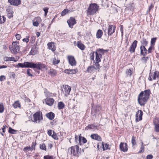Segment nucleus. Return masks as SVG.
<instances>
[{
  "label": "nucleus",
  "mask_w": 159,
  "mask_h": 159,
  "mask_svg": "<svg viewBox=\"0 0 159 159\" xmlns=\"http://www.w3.org/2000/svg\"><path fill=\"white\" fill-rule=\"evenodd\" d=\"M153 6L152 4H151V5L149 6V9L147 11V13H148L150 11V10L153 7Z\"/></svg>",
  "instance_id": "nucleus-58"
},
{
  "label": "nucleus",
  "mask_w": 159,
  "mask_h": 159,
  "mask_svg": "<svg viewBox=\"0 0 159 159\" xmlns=\"http://www.w3.org/2000/svg\"><path fill=\"white\" fill-rule=\"evenodd\" d=\"M90 137L92 139H93L98 141H101V138L100 136L97 134H91Z\"/></svg>",
  "instance_id": "nucleus-22"
},
{
  "label": "nucleus",
  "mask_w": 159,
  "mask_h": 159,
  "mask_svg": "<svg viewBox=\"0 0 159 159\" xmlns=\"http://www.w3.org/2000/svg\"><path fill=\"white\" fill-rule=\"evenodd\" d=\"M14 107L15 108H20V104L19 101H15L14 103L13 104Z\"/></svg>",
  "instance_id": "nucleus-27"
},
{
  "label": "nucleus",
  "mask_w": 159,
  "mask_h": 159,
  "mask_svg": "<svg viewBox=\"0 0 159 159\" xmlns=\"http://www.w3.org/2000/svg\"><path fill=\"white\" fill-rule=\"evenodd\" d=\"M155 125V130L157 132H159V119L156 118L153 120Z\"/></svg>",
  "instance_id": "nucleus-14"
},
{
  "label": "nucleus",
  "mask_w": 159,
  "mask_h": 159,
  "mask_svg": "<svg viewBox=\"0 0 159 159\" xmlns=\"http://www.w3.org/2000/svg\"><path fill=\"white\" fill-rule=\"evenodd\" d=\"M49 136H51L52 135V130H48L47 132Z\"/></svg>",
  "instance_id": "nucleus-63"
},
{
  "label": "nucleus",
  "mask_w": 159,
  "mask_h": 159,
  "mask_svg": "<svg viewBox=\"0 0 159 159\" xmlns=\"http://www.w3.org/2000/svg\"><path fill=\"white\" fill-rule=\"evenodd\" d=\"M132 73V70L131 69H127L126 70V74L129 76L131 75Z\"/></svg>",
  "instance_id": "nucleus-39"
},
{
  "label": "nucleus",
  "mask_w": 159,
  "mask_h": 159,
  "mask_svg": "<svg viewBox=\"0 0 159 159\" xmlns=\"http://www.w3.org/2000/svg\"><path fill=\"white\" fill-rule=\"evenodd\" d=\"M97 127V126L94 124L89 125L85 127V129L88 130L89 129H93V128L96 127Z\"/></svg>",
  "instance_id": "nucleus-31"
},
{
  "label": "nucleus",
  "mask_w": 159,
  "mask_h": 159,
  "mask_svg": "<svg viewBox=\"0 0 159 159\" xmlns=\"http://www.w3.org/2000/svg\"><path fill=\"white\" fill-rule=\"evenodd\" d=\"M30 150L32 151L30 147H25L23 149V151L25 152H27Z\"/></svg>",
  "instance_id": "nucleus-45"
},
{
  "label": "nucleus",
  "mask_w": 159,
  "mask_h": 159,
  "mask_svg": "<svg viewBox=\"0 0 159 159\" xmlns=\"http://www.w3.org/2000/svg\"><path fill=\"white\" fill-rule=\"evenodd\" d=\"M48 73L51 76H54L56 75L57 73L56 70L51 69L48 71Z\"/></svg>",
  "instance_id": "nucleus-25"
},
{
  "label": "nucleus",
  "mask_w": 159,
  "mask_h": 159,
  "mask_svg": "<svg viewBox=\"0 0 159 159\" xmlns=\"http://www.w3.org/2000/svg\"><path fill=\"white\" fill-rule=\"evenodd\" d=\"M30 53L31 55H34L36 53V51L34 49H32L30 52Z\"/></svg>",
  "instance_id": "nucleus-51"
},
{
  "label": "nucleus",
  "mask_w": 159,
  "mask_h": 159,
  "mask_svg": "<svg viewBox=\"0 0 159 159\" xmlns=\"http://www.w3.org/2000/svg\"><path fill=\"white\" fill-rule=\"evenodd\" d=\"M131 143L133 146H134L136 145V137L134 136H132L131 140Z\"/></svg>",
  "instance_id": "nucleus-35"
},
{
  "label": "nucleus",
  "mask_w": 159,
  "mask_h": 159,
  "mask_svg": "<svg viewBox=\"0 0 159 159\" xmlns=\"http://www.w3.org/2000/svg\"><path fill=\"white\" fill-rule=\"evenodd\" d=\"M40 148L42 150L45 151L46 150V146L44 143H43L42 144H40Z\"/></svg>",
  "instance_id": "nucleus-37"
},
{
  "label": "nucleus",
  "mask_w": 159,
  "mask_h": 159,
  "mask_svg": "<svg viewBox=\"0 0 159 159\" xmlns=\"http://www.w3.org/2000/svg\"><path fill=\"white\" fill-rule=\"evenodd\" d=\"M42 20L40 17H35L32 20L33 24L34 26L37 27L41 22Z\"/></svg>",
  "instance_id": "nucleus-12"
},
{
  "label": "nucleus",
  "mask_w": 159,
  "mask_h": 159,
  "mask_svg": "<svg viewBox=\"0 0 159 159\" xmlns=\"http://www.w3.org/2000/svg\"><path fill=\"white\" fill-rule=\"evenodd\" d=\"M6 21V18L4 16H0V24L4 23Z\"/></svg>",
  "instance_id": "nucleus-34"
},
{
  "label": "nucleus",
  "mask_w": 159,
  "mask_h": 159,
  "mask_svg": "<svg viewBox=\"0 0 159 159\" xmlns=\"http://www.w3.org/2000/svg\"><path fill=\"white\" fill-rule=\"evenodd\" d=\"M67 59L69 64L72 66H74L76 65V62L74 57L72 56H68Z\"/></svg>",
  "instance_id": "nucleus-11"
},
{
  "label": "nucleus",
  "mask_w": 159,
  "mask_h": 159,
  "mask_svg": "<svg viewBox=\"0 0 159 159\" xmlns=\"http://www.w3.org/2000/svg\"><path fill=\"white\" fill-rule=\"evenodd\" d=\"M77 45L78 47L82 50H83L84 49V45L80 42H78Z\"/></svg>",
  "instance_id": "nucleus-28"
},
{
  "label": "nucleus",
  "mask_w": 159,
  "mask_h": 159,
  "mask_svg": "<svg viewBox=\"0 0 159 159\" xmlns=\"http://www.w3.org/2000/svg\"><path fill=\"white\" fill-rule=\"evenodd\" d=\"M48 48L49 49H51L52 48V43H49L48 44Z\"/></svg>",
  "instance_id": "nucleus-56"
},
{
  "label": "nucleus",
  "mask_w": 159,
  "mask_h": 159,
  "mask_svg": "<svg viewBox=\"0 0 159 159\" xmlns=\"http://www.w3.org/2000/svg\"><path fill=\"white\" fill-rule=\"evenodd\" d=\"M64 103L62 102H60L58 103V107L59 109H62L64 108Z\"/></svg>",
  "instance_id": "nucleus-30"
},
{
  "label": "nucleus",
  "mask_w": 159,
  "mask_h": 159,
  "mask_svg": "<svg viewBox=\"0 0 159 159\" xmlns=\"http://www.w3.org/2000/svg\"><path fill=\"white\" fill-rule=\"evenodd\" d=\"M46 116L50 120H52L54 118L55 114L52 112H50L46 114Z\"/></svg>",
  "instance_id": "nucleus-23"
},
{
  "label": "nucleus",
  "mask_w": 159,
  "mask_h": 159,
  "mask_svg": "<svg viewBox=\"0 0 159 159\" xmlns=\"http://www.w3.org/2000/svg\"><path fill=\"white\" fill-rule=\"evenodd\" d=\"M46 104L49 106H52L54 102V100L52 98H48L46 100Z\"/></svg>",
  "instance_id": "nucleus-20"
},
{
  "label": "nucleus",
  "mask_w": 159,
  "mask_h": 159,
  "mask_svg": "<svg viewBox=\"0 0 159 159\" xmlns=\"http://www.w3.org/2000/svg\"><path fill=\"white\" fill-rule=\"evenodd\" d=\"M116 26L114 25L113 26L112 25H110L108 27V30H104V32L106 33V31H107V33L108 35H111L112 34L115 32Z\"/></svg>",
  "instance_id": "nucleus-9"
},
{
  "label": "nucleus",
  "mask_w": 159,
  "mask_h": 159,
  "mask_svg": "<svg viewBox=\"0 0 159 159\" xmlns=\"http://www.w3.org/2000/svg\"><path fill=\"white\" fill-rule=\"evenodd\" d=\"M150 91L149 89L141 92L138 97L139 103L141 106H143L146 103L149 98Z\"/></svg>",
  "instance_id": "nucleus-2"
},
{
  "label": "nucleus",
  "mask_w": 159,
  "mask_h": 159,
  "mask_svg": "<svg viewBox=\"0 0 159 159\" xmlns=\"http://www.w3.org/2000/svg\"><path fill=\"white\" fill-rule=\"evenodd\" d=\"M96 61L100 62L101 61V58L102 57H100L98 55H96Z\"/></svg>",
  "instance_id": "nucleus-40"
},
{
  "label": "nucleus",
  "mask_w": 159,
  "mask_h": 159,
  "mask_svg": "<svg viewBox=\"0 0 159 159\" xmlns=\"http://www.w3.org/2000/svg\"><path fill=\"white\" fill-rule=\"evenodd\" d=\"M98 7L95 3H91L87 9V13L88 15H93L95 14L98 10Z\"/></svg>",
  "instance_id": "nucleus-3"
},
{
  "label": "nucleus",
  "mask_w": 159,
  "mask_h": 159,
  "mask_svg": "<svg viewBox=\"0 0 159 159\" xmlns=\"http://www.w3.org/2000/svg\"><path fill=\"white\" fill-rule=\"evenodd\" d=\"M43 158L44 159H54L53 156L49 155L44 156Z\"/></svg>",
  "instance_id": "nucleus-38"
},
{
  "label": "nucleus",
  "mask_w": 159,
  "mask_h": 159,
  "mask_svg": "<svg viewBox=\"0 0 159 159\" xmlns=\"http://www.w3.org/2000/svg\"><path fill=\"white\" fill-rule=\"evenodd\" d=\"M102 145L103 146V150H107L108 148V145L107 144H104L102 143Z\"/></svg>",
  "instance_id": "nucleus-42"
},
{
  "label": "nucleus",
  "mask_w": 159,
  "mask_h": 159,
  "mask_svg": "<svg viewBox=\"0 0 159 159\" xmlns=\"http://www.w3.org/2000/svg\"><path fill=\"white\" fill-rule=\"evenodd\" d=\"M153 158V156L151 155H148L147 156V159H152Z\"/></svg>",
  "instance_id": "nucleus-54"
},
{
  "label": "nucleus",
  "mask_w": 159,
  "mask_h": 159,
  "mask_svg": "<svg viewBox=\"0 0 159 159\" xmlns=\"http://www.w3.org/2000/svg\"><path fill=\"white\" fill-rule=\"evenodd\" d=\"M144 151V147L143 145L141 146L140 147V150L139 152L138 153H140L141 152H143Z\"/></svg>",
  "instance_id": "nucleus-50"
},
{
  "label": "nucleus",
  "mask_w": 159,
  "mask_h": 159,
  "mask_svg": "<svg viewBox=\"0 0 159 159\" xmlns=\"http://www.w3.org/2000/svg\"><path fill=\"white\" fill-rule=\"evenodd\" d=\"M43 9V10L45 12H46V13L48 12V8H47V7L44 8Z\"/></svg>",
  "instance_id": "nucleus-62"
},
{
  "label": "nucleus",
  "mask_w": 159,
  "mask_h": 159,
  "mask_svg": "<svg viewBox=\"0 0 159 159\" xmlns=\"http://www.w3.org/2000/svg\"><path fill=\"white\" fill-rule=\"evenodd\" d=\"M4 111V107L2 104H0V113H1L3 112Z\"/></svg>",
  "instance_id": "nucleus-46"
},
{
  "label": "nucleus",
  "mask_w": 159,
  "mask_h": 159,
  "mask_svg": "<svg viewBox=\"0 0 159 159\" xmlns=\"http://www.w3.org/2000/svg\"><path fill=\"white\" fill-rule=\"evenodd\" d=\"M94 52H92V54H91L92 55L91 56V57H90V59L91 60H92L93 61H94Z\"/></svg>",
  "instance_id": "nucleus-59"
},
{
  "label": "nucleus",
  "mask_w": 159,
  "mask_h": 159,
  "mask_svg": "<svg viewBox=\"0 0 159 159\" xmlns=\"http://www.w3.org/2000/svg\"><path fill=\"white\" fill-rule=\"evenodd\" d=\"M27 74L29 76H32V75L31 74L32 72V70H31L30 69H28L27 70Z\"/></svg>",
  "instance_id": "nucleus-44"
},
{
  "label": "nucleus",
  "mask_w": 159,
  "mask_h": 159,
  "mask_svg": "<svg viewBox=\"0 0 159 159\" xmlns=\"http://www.w3.org/2000/svg\"><path fill=\"white\" fill-rule=\"evenodd\" d=\"M15 36H16V39L17 40H19L21 38V35H20L19 34H16V35Z\"/></svg>",
  "instance_id": "nucleus-55"
},
{
  "label": "nucleus",
  "mask_w": 159,
  "mask_h": 159,
  "mask_svg": "<svg viewBox=\"0 0 159 159\" xmlns=\"http://www.w3.org/2000/svg\"><path fill=\"white\" fill-rule=\"evenodd\" d=\"M70 74H74L77 72L76 70L75 69L70 70Z\"/></svg>",
  "instance_id": "nucleus-48"
},
{
  "label": "nucleus",
  "mask_w": 159,
  "mask_h": 159,
  "mask_svg": "<svg viewBox=\"0 0 159 159\" xmlns=\"http://www.w3.org/2000/svg\"><path fill=\"white\" fill-rule=\"evenodd\" d=\"M8 132L11 134H16V130L10 127L9 129Z\"/></svg>",
  "instance_id": "nucleus-33"
},
{
  "label": "nucleus",
  "mask_w": 159,
  "mask_h": 159,
  "mask_svg": "<svg viewBox=\"0 0 159 159\" xmlns=\"http://www.w3.org/2000/svg\"><path fill=\"white\" fill-rule=\"evenodd\" d=\"M104 51L105 50L102 49H98L95 52V54L96 55H98L100 57H102V55L104 53Z\"/></svg>",
  "instance_id": "nucleus-24"
},
{
  "label": "nucleus",
  "mask_w": 159,
  "mask_h": 159,
  "mask_svg": "<svg viewBox=\"0 0 159 159\" xmlns=\"http://www.w3.org/2000/svg\"><path fill=\"white\" fill-rule=\"evenodd\" d=\"M137 43V41L136 40H134L130 46L129 49V51L131 53L134 52L135 51Z\"/></svg>",
  "instance_id": "nucleus-16"
},
{
  "label": "nucleus",
  "mask_w": 159,
  "mask_h": 159,
  "mask_svg": "<svg viewBox=\"0 0 159 159\" xmlns=\"http://www.w3.org/2000/svg\"><path fill=\"white\" fill-rule=\"evenodd\" d=\"M69 10L67 9H64L61 13V15L62 16H64L68 12Z\"/></svg>",
  "instance_id": "nucleus-43"
},
{
  "label": "nucleus",
  "mask_w": 159,
  "mask_h": 159,
  "mask_svg": "<svg viewBox=\"0 0 159 159\" xmlns=\"http://www.w3.org/2000/svg\"><path fill=\"white\" fill-rule=\"evenodd\" d=\"M79 136H75V141L77 143H79Z\"/></svg>",
  "instance_id": "nucleus-60"
},
{
  "label": "nucleus",
  "mask_w": 159,
  "mask_h": 159,
  "mask_svg": "<svg viewBox=\"0 0 159 159\" xmlns=\"http://www.w3.org/2000/svg\"><path fill=\"white\" fill-rule=\"evenodd\" d=\"M99 62L97 61L94 62V65L96 67V68L98 69H100V65L99 64Z\"/></svg>",
  "instance_id": "nucleus-47"
},
{
  "label": "nucleus",
  "mask_w": 159,
  "mask_h": 159,
  "mask_svg": "<svg viewBox=\"0 0 159 159\" xmlns=\"http://www.w3.org/2000/svg\"><path fill=\"white\" fill-rule=\"evenodd\" d=\"M70 149H71L70 153L73 154L74 156H78L77 154H79L80 152V150L79 146L78 145H76L75 146H72Z\"/></svg>",
  "instance_id": "nucleus-5"
},
{
  "label": "nucleus",
  "mask_w": 159,
  "mask_h": 159,
  "mask_svg": "<svg viewBox=\"0 0 159 159\" xmlns=\"http://www.w3.org/2000/svg\"><path fill=\"white\" fill-rule=\"evenodd\" d=\"M4 60L5 61H13L14 62H16L17 61V60H16L15 58L14 57H4Z\"/></svg>",
  "instance_id": "nucleus-26"
},
{
  "label": "nucleus",
  "mask_w": 159,
  "mask_h": 159,
  "mask_svg": "<svg viewBox=\"0 0 159 159\" xmlns=\"http://www.w3.org/2000/svg\"><path fill=\"white\" fill-rule=\"evenodd\" d=\"M29 36H26V38L24 39H23V41L24 42H25L26 43H28L29 41Z\"/></svg>",
  "instance_id": "nucleus-52"
},
{
  "label": "nucleus",
  "mask_w": 159,
  "mask_h": 159,
  "mask_svg": "<svg viewBox=\"0 0 159 159\" xmlns=\"http://www.w3.org/2000/svg\"><path fill=\"white\" fill-rule=\"evenodd\" d=\"M17 66L21 68H36L38 70H40L42 68H45V65L41 62L37 63H34L32 62H24L23 63H19Z\"/></svg>",
  "instance_id": "nucleus-1"
},
{
  "label": "nucleus",
  "mask_w": 159,
  "mask_h": 159,
  "mask_svg": "<svg viewBox=\"0 0 159 159\" xmlns=\"http://www.w3.org/2000/svg\"><path fill=\"white\" fill-rule=\"evenodd\" d=\"M157 40L156 38H154L152 39L151 44L152 45H154L155 44V43Z\"/></svg>",
  "instance_id": "nucleus-41"
},
{
  "label": "nucleus",
  "mask_w": 159,
  "mask_h": 159,
  "mask_svg": "<svg viewBox=\"0 0 159 159\" xmlns=\"http://www.w3.org/2000/svg\"><path fill=\"white\" fill-rule=\"evenodd\" d=\"M65 72L68 74H70V69H66L65 70Z\"/></svg>",
  "instance_id": "nucleus-64"
},
{
  "label": "nucleus",
  "mask_w": 159,
  "mask_h": 159,
  "mask_svg": "<svg viewBox=\"0 0 159 159\" xmlns=\"http://www.w3.org/2000/svg\"><path fill=\"white\" fill-rule=\"evenodd\" d=\"M83 143H86L87 142V140L84 137L81 136V135L79 136V144L80 145H82L81 141Z\"/></svg>",
  "instance_id": "nucleus-21"
},
{
  "label": "nucleus",
  "mask_w": 159,
  "mask_h": 159,
  "mask_svg": "<svg viewBox=\"0 0 159 159\" xmlns=\"http://www.w3.org/2000/svg\"><path fill=\"white\" fill-rule=\"evenodd\" d=\"M35 145H36V144H35V143H34V142L32 143V144L31 146L30 147L32 150L33 149H34Z\"/></svg>",
  "instance_id": "nucleus-53"
},
{
  "label": "nucleus",
  "mask_w": 159,
  "mask_h": 159,
  "mask_svg": "<svg viewBox=\"0 0 159 159\" xmlns=\"http://www.w3.org/2000/svg\"><path fill=\"white\" fill-rule=\"evenodd\" d=\"M67 22L69 27L71 28H73L74 25L76 23L75 19L73 17H71L70 19L67 20Z\"/></svg>",
  "instance_id": "nucleus-13"
},
{
  "label": "nucleus",
  "mask_w": 159,
  "mask_h": 159,
  "mask_svg": "<svg viewBox=\"0 0 159 159\" xmlns=\"http://www.w3.org/2000/svg\"><path fill=\"white\" fill-rule=\"evenodd\" d=\"M103 32L102 30H98L96 33V37L97 38L99 39L101 38Z\"/></svg>",
  "instance_id": "nucleus-29"
},
{
  "label": "nucleus",
  "mask_w": 159,
  "mask_h": 159,
  "mask_svg": "<svg viewBox=\"0 0 159 159\" xmlns=\"http://www.w3.org/2000/svg\"><path fill=\"white\" fill-rule=\"evenodd\" d=\"M19 42L15 41L12 43V46L9 47V49L12 53L16 54L20 51V48L19 46Z\"/></svg>",
  "instance_id": "nucleus-4"
},
{
  "label": "nucleus",
  "mask_w": 159,
  "mask_h": 159,
  "mask_svg": "<svg viewBox=\"0 0 159 159\" xmlns=\"http://www.w3.org/2000/svg\"><path fill=\"white\" fill-rule=\"evenodd\" d=\"M156 78H159V72L155 71L154 72H150L149 74L148 79L152 81V80H155Z\"/></svg>",
  "instance_id": "nucleus-8"
},
{
  "label": "nucleus",
  "mask_w": 159,
  "mask_h": 159,
  "mask_svg": "<svg viewBox=\"0 0 159 159\" xmlns=\"http://www.w3.org/2000/svg\"><path fill=\"white\" fill-rule=\"evenodd\" d=\"M5 79V77L4 75L0 76V81H4Z\"/></svg>",
  "instance_id": "nucleus-57"
},
{
  "label": "nucleus",
  "mask_w": 159,
  "mask_h": 159,
  "mask_svg": "<svg viewBox=\"0 0 159 159\" xmlns=\"http://www.w3.org/2000/svg\"><path fill=\"white\" fill-rule=\"evenodd\" d=\"M120 149L124 152H126L128 149L127 144L121 142L120 145Z\"/></svg>",
  "instance_id": "nucleus-15"
},
{
  "label": "nucleus",
  "mask_w": 159,
  "mask_h": 159,
  "mask_svg": "<svg viewBox=\"0 0 159 159\" xmlns=\"http://www.w3.org/2000/svg\"><path fill=\"white\" fill-rule=\"evenodd\" d=\"M141 44L143 45L142 46H147L148 43V41L145 38L143 39L141 41Z\"/></svg>",
  "instance_id": "nucleus-32"
},
{
  "label": "nucleus",
  "mask_w": 159,
  "mask_h": 159,
  "mask_svg": "<svg viewBox=\"0 0 159 159\" xmlns=\"http://www.w3.org/2000/svg\"><path fill=\"white\" fill-rule=\"evenodd\" d=\"M141 54L145 56L147 54V50L146 49L144 46H141L140 47Z\"/></svg>",
  "instance_id": "nucleus-19"
},
{
  "label": "nucleus",
  "mask_w": 159,
  "mask_h": 159,
  "mask_svg": "<svg viewBox=\"0 0 159 159\" xmlns=\"http://www.w3.org/2000/svg\"><path fill=\"white\" fill-rule=\"evenodd\" d=\"M60 61V60H59L56 59V58L55 57L53 60L52 63L53 64L56 65L58 64Z\"/></svg>",
  "instance_id": "nucleus-36"
},
{
  "label": "nucleus",
  "mask_w": 159,
  "mask_h": 159,
  "mask_svg": "<svg viewBox=\"0 0 159 159\" xmlns=\"http://www.w3.org/2000/svg\"><path fill=\"white\" fill-rule=\"evenodd\" d=\"M148 57H143L142 58V60H143L145 62H146L147 60V59H148Z\"/></svg>",
  "instance_id": "nucleus-61"
},
{
  "label": "nucleus",
  "mask_w": 159,
  "mask_h": 159,
  "mask_svg": "<svg viewBox=\"0 0 159 159\" xmlns=\"http://www.w3.org/2000/svg\"><path fill=\"white\" fill-rule=\"evenodd\" d=\"M61 89V91L64 96L67 97L70 94V93L71 90L70 87L68 85H63Z\"/></svg>",
  "instance_id": "nucleus-6"
},
{
  "label": "nucleus",
  "mask_w": 159,
  "mask_h": 159,
  "mask_svg": "<svg viewBox=\"0 0 159 159\" xmlns=\"http://www.w3.org/2000/svg\"><path fill=\"white\" fill-rule=\"evenodd\" d=\"M143 112L141 110H139L135 115V120L136 122H138L142 119Z\"/></svg>",
  "instance_id": "nucleus-10"
},
{
  "label": "nucleus",
  "mask_w": 159,
  "mask_h": 159,
  "mask_svg": "<svg viewBox=\"0 0 159 159\" xmlns=\"http://www.w3.org/2000/svg\"><path fill=\"white\" fill-rule=\"evenodd\" d=\"M8 2L12 5L17 6L21 3V0H8Z\"/></svg>",
  "instance_id": "nucleus-17"
},
{
  "label": "nucleus",
  "mask_w": 159,
  "mask_h": 159,
  "mask_svg": "<svg viewBox=\"0 0 159 159\" xmlns=\"http://www.w3.org/2000/svg\"><path fill=\"white\" fill-rule=\"evenodd\" d=\"M96 70V68H95L94 66H89L88 67L86 71L88 73H93L95 72Z\"/></svg>",
  "instance_id": "nucleus-18"
},
{
  "label": "nucleus",
  "mask_w": 159,
  "mask_h": 159,
  "mask_svg": "<svg viewBox=\"0 0 159 159\" xmlns=\"http://www.w3.org/2000/svg\"><path fill=\"white\" fill-rule=\"evenodd\" d=\"M43 119L42 116V113L40 112H37L33 115V120L34 122L39 123L41 120Z\"/></svg>",
  "instance_id": "nucleus-7"
},
{
  "label": "nucleus",
  "mask_w": 159,
  "mask_h": 159,
  "mask_svg": "<svg viewBox=\"0 0 159 159\" xmlns=\"http://www.w3.org/2000/svg\"><path fill=\"white\" fill-rule=\"evenodd\" d=\"M53 134L52 135V136L54 139H57V136L56 134L55 133L54 131H53Z\"/></svg>",
  "instance_id": "nucleus-49"
}]
</instances>
